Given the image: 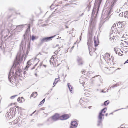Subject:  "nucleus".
Listing matches in <instances>:
<instances>
[{
    "instance_id": "f257e3e1",
    "label": "nucleus",
    "mask_w": 128,
    "mask_h": 128,
    "mask_svg": "<svg viewBox=\"0 0 128 128\" xmlns=\"http://www.w3.org/2000/svg\"><path fill=\"white\" fill-rule=\"evenodd\" d=\"M54 52L53 55L50 60V62L51 64H53L54 66H58L59 64L58 63V61L56 59L57 56H59L62 54V50L61 48L57 46L54 48Z\"/></svg>"
},
{
    "instance_id": "f03ea898",
    "label": "nucleus",
    "mask_w": 128,
    "mask_h": 128,
    "mask_svg": "<svg viewBox=\"0 0 128 128\" xmlns=\"http://www.w3.org/2000/svg\"><path fill=\"white\" fill-rule=\"evenodd\" d=\"M92 41L91 38H89V39L88 40V42H87V44L88 46V48L89 51L90 52H90L92 51Z\"/></svg>"
},
{
    "instance_id": "7ed1b4c3",
    "label": "nucleus",
    "mask_w": 128,
    "mask_h": 128,
    "mask_svg": "<svg viewBox=\"0 0 128 128\" xmlns=\"http://www.w3.org/2000/svg\"><path fill=\"white\" fill-rule=\"evenodd\" d=\"M103 112H100L98 116V122L97 125L98 126H101L102 125V117L104 116V114H102Z\"/></svg>"
},
{
    "instance_id": "20e7f679",
    "label": "nucleus",
    "mask_w": 128,
    "mask_h": 128,
    "mask_svg": "<svg viewBox=\"0 0 128 128\" xmlns=\"http://www.w3.org/2000/svg\"><path fill=\"white\" fill-rule=\"evenodd\" d=\"M34 61L33 60H30L28 61L27 64V65L26 67L24 70H26V71L28 70V68L34 63Z\"/></svg>"
},
{
    "instance_id": "39448f33",
    "label": "nucleus",
    "mask_w": 128,
    "mask_h": 128,
    "mask_svg": "<svg viewBox=\"0 0 128 128\" xmlns=\"http://www.w3.org/2000/svg\"><path fill=\"white\" fill-rule=\"evenodd\" d=\"M71 116L70 114H64L60 116V120H64L70 118Z\"/></svg>"
},
{
    "instance_id": "423d86ee",
    "label": "nucleus",
    "mask_w": 128,
    "mask_h": 128,
    "mask_svg": "<svg viewBox=\"0 0 128 128\" xmlns=\"http://www.w3.org/2000/svg\"><path fill=\"white\" fill-rule=\"evenodd\" d=\"M54 36H52L49 37L45 38L42 39L41 40L42 43L44 42H47L51 40H52V38Z\"/></svg>"
},
{
    "instance_id": "0eeeda50",
    "label": "nucleus",
    "mask_w": 128,
    "mask_h": 128,
    "mask_svg": "<svg viewBox=\"0 0 128 128\" xmlns=\"http://www.w3.org/2000/svg\"><path fill=\"white\" fill-rule=\"evenodd\" d=\"M52 118L53 120L56 121L58 120H60V116L59 114H56L52 117Z\"/></svg>"
},
{
    "instance_id": "6e6552de",
    "label": "nucleus",
    "mask_w": 128,
    "mask_h": 128,
    "mask_svg": "<svg viewBox=\"0 0 128 128\" xmlns=\"http://www.w3.org/2000/svg\"><path fill=\"white\" fill-rule=\"evenodd\" d=\"M94 46L95 47H96L98 46L99 43V40L97 38L94 37Z\"/></svg>"
},
{
    "instance_id": "1a4fd4ad",
    "label": "nucleus",
    "mask_w": 128,
    "mask_h": 128,
    "mask_svg": "<svg viewBox=\"0 0 128 128\" xmlns=\"http://www.w3.org/2000/svg\"><path fill=\"white\" fill-rule=\"evenodd\" d=\"M78 124L75 121H72L71 123V127L72 128H76Z\"/></svg>"
},
{
    "instance_id": "9d476101",
    "label": "nucleus",
    "mask_w": 128,
    "mask_h": 128,
    "mask_svg": "<svg viewBox=\"0 0 128 128\" xmlns=\"http://www.w3.org/2000/svg\"><path fill=\"white\" fill-rule=\"evenodd\" d=\"M24 101V100L22 97H19L17 99V101L20 103H22Z\"/></svg>"
},
{
    "instance_id": "9b49d317",
    "label": "nucleus",
    "mask_w": 128,
    "mask_h": 128,
    "mask_svg": "<svg viewBox=\"0 0 128 128\" xmlns=\"http://www.w3.org/2000/svg\"><path fill=\"white\" fill-rule=\"evenodd\" d=\"M37 95L38 94L37 92H33L32 94L30 96V98H34L37 96Z\"/></svg>"
},
{
    "instance_id": "f8f14e48",
    "label": "nucleus",
    "mask_w": 128,
    "mask_h": 128,
    "mask_svg": "<svg viewBox=\"0 0 128 128\" xmlns=\"http://www.w3.org/2000/svg\"><path fill=\"white\" fill-rule=\"evenodd\" d=\"M124 24L123 23H122V24H119V26L118 27V28H120V30L121 29V28H122L123 30L124 28Z\"/></svg>"
},
{
    "instance_id": "ddd939ff",
    "label": "nucleus",
    "mask_w": 128,
    "mask_h": 128,
    "mask_svg": "<svg viewBox=\"0 0 128 128\" xmlns=\"http://www.w3.org/2000/svg\"><path fill=\"white\" fill-rule=\"evenodd\" d=\"M117 26L118 27L119 26V24L118 23H116L115 24H114L112 26L111 28V29H112V31H114L113 28L114 29V28H116V26Z\"/></svg>"
},
{
    "instance_id": "4468645a",
    "label": "nucleus",
    "mask_w": 128,
    "mask_h": 128,
    "mask_svg": "<svg viewBox=\"0 0 128 128\" xmlns=\"http://www.w3.org/2000/svg\"><path fill=\"white\" fill-rule=\"evenodd\" d=\"M21 70L20 69H18L16 71V73L17 75L20 76L21 74Z\"/></svg>"
},
{
    "instance_id": "2eb2a0df",
    "label": "nucleus",
    "mask_w": 128,
    "mask_h": 128,
    "mask_svg": "<svg viewBox=\"0 0 128 128\" xmlns=\"http://www.w3.org/2000/svg\"><path fill=\"white\" fill-rule=\"evenodd\" d=\"M68 86L70 92H73V91H72V88L71 86L70 85V84L69 83H68Z\"/></svg>"
},
{
    "instance_id": "dca6fc26",
    "label": "nucleus",
    "mask_w": 128,
    "mask_h": 128,
    "mask_svg": "<svg viewBox=\"0 0 128 128\" xmlns=\"http://www.w3.org/2000/svg\"><path fill=\"white\" fill-rule=\"evenodd\" d=\"M102 0H98V2L96 3V4L98 5V9H99V8L100 6V4L102 2Z\"/></svg>"
},
{
    "instance_id": "f3484780",
    "label": "nucleus",
    "mask_w": 128,
    "mask_h": 128,
    "mask_svg": "<svg viewBox=\"0 0 128 128\" xmlns=\"http://www.w3.org/2000/svg\"><path fill=\"white\" fill-rule=\"evenodd\" d=\"M103 24V23L102 22H100V24L99 26V28H99V30L100 31H101V30H102V28H101V27H102V25Z\"/></svg>"
},
{
    "instance_id": "a211bd4d",
    "label": "nucleus",
    "mask_w": 128,
    "mask_h": 128,
    "mask_svg": "<svg viewBox=\"0 0 128 128\" xmlns=\"http://www.w3.org/2000/svg\"><path fill=\"white\" fill-rule=\"evenodd\" d=\"M10 112H16V108H14L13 107H12V108H11L10 109Z\"/></svg>"
},
{
    "instance_id": "6ab92c4d",
    "label": "nucleus",
    "mask_w": 128,
    "mask_h": 128,
    "mask_svg": "<svg viewBox=\"0 0 128 128\" xmlns=\"http://www.w3.org/2000/svg\"><path fill=\"white\" fill-rule=\"evenodd\" d=\"M38 38V37H36L35 36L32 35V40H34Z\"/></svg>"
},
{
    "instance_id": "aec40b11",
    "label": "nucleus",
    "mask_w": 128,
    "mask_h": 128,
    "mask_svg": "<svg viewBox=\"0 0 128 128\" xmlns=\"http://www.w3.org/2000/svg\"><path fill=\"white\" fill-rule=\"evenodd\" d=\"M109 101L108 100L105 101L104 103V105L105 106L107 105L109 103Z\"/></svg>"
},
{
    "instance_id": "412c9836",
    "label": "nucleus",
    "mask_w": 128,
    "mask_h": 128,
    "mask_svg": "<svg viewBox=\"0 0 128 128\" xmlns=\"http://www.w3.org/2000/svg\"><path fill=\"white\" fill-rule=\"evenodd\" d=\"M119 83H117L116 84H114L113 85L111 86V88H114V87H117L119 86Z\"/></svg>"
},
{
    "instance_id": "4be33fe9",
    "label": "nucleus",
    "mask_w": 128,
    "mask_h": 128,
    "mask_svg": "<svg viewBox=\"0 0 128 128\" xmlns=\"http://www.w3.org/2000/svg\"><path fill=\"white\" fill-rule=\"evenodd\" d=\"M107 109L106 108H104L102 109L100 112H106V111Z\"/></svg>"
},
{
    "instance_id": "5701e85b",
    "label": "nucleus",
    "mask_w": 128,
    "mask_h": 128,
    "mask_svg": "<svg viewBox=\"0 0 128 128\" xmlns=\"http://www.w3.org/2000/svg\"><path fill=\"white\" fill-rule=\"evenodd\" d=\"M104 55L107 57V58H108V56H109V57L110 56V54L109 53H106Z\"/></svg>"
},
{
    "instance_id": "b1692460",
    "label": "nucleus",
    "mask_w": 128,
    "mask_h": 128,
    "mask_svg": "<svg viewBox=\"0 0 128 128\" xmlns=\"http://www.w3.org/2000/svg\"><path fill=\"white\" fill-rule=\"evenodd\" d=\"M86 71L85 70L82 71V72H81L82 73V76L83 75L85 74V73H86Z\"/></svg>"
},
{
    "instance_id": "393cba45",
    "label": "nucleus",
    "mask_w": 128,
    "mask_h": 128,
    "mask_svg": "<svg viewBox=\"0 0 128 128\" xmlns=\"http://www.w3.org/2000/svg\"><path fill=\"white\" fill-rule=\"evenodd\" d=\"M45 101V99H44L42 101H41L40 102V104H43L44 102Z\"/></svg>"
},
{
    "instance_id": "a878e982",
    "label": "nucleus",
    "mask_w": 128,
    "mask_h": 128,
    "mask_svg": "<svg viewBox=\"0 0 128 128\" xmlns=\"http://www.w3.org/2000/svg\"><path fill=\"white\" fill-rule=\"evenodd\" d=\"M123 109H124L123 108H122L116 110H115L114 112L116 111H120V110H121Z\"/></svg>"
},
{
    "instance_id": "bb28decb",
    "label": "nucleus",
    "mask_w": 128,
    "mask_h": 128,
    "mask_svg": "<svg viewBox=\"0 0 128 128\" xmlns=\"http://www.w3.org/2000/svg\"><path fill=\"white\" fill-rule=\"evenodd\" d=\"M82 83H80V86L82 85L83 87H84L85 82H82Z\"/></svg>"
},
{
    "instance_id": "cd10ccee",
    "label": "nucleus",
    "mask_w": 128,
    "mask_h": 128,
    "mask_svg": "<svg viewBox=\"0 0 128 128\" xmlns=\"http://www.w3.org/2000/svg\"><path fill=\"white\" fill-rule=\"evenodd\" d=\"M103 58L105 60V61H106V59L108 58L106 56L104 55V56H103Z\"/></svg>"
},
{
    "instance_id": "c85d7f7f",
    "label": "nucleus",
    "mask_w": 128,
    "mask_h": 128,
    "mask_svg": "<svg viewBox=\"0 0 128 128\" xmlns=\"http://www.w3.org/2000/svg\"><path fill=\"white\" fill-rule=\"evenodd\" d=\"M37 64H38V63H37L36 64H35L34 65V66L31 69L33 70V69H34L35 68V66L37 65Z\"/></svg>"
},
{
    "instance_id": "c756f323",
    "label": "nucleus",
    "mask_w": 128,
    "mask_h": 128,
    "mask_svg": "<svg viewBox=\"0 0 128 128\" xmlns=\"http://www.w3.org/2000/svg\"><path fill=\"white\" fill-rule=\"evenodd\" d=\"M111 30V31H110V34H112V33H113L112 32H114V33H115V32H114V31H112V29L111 30Z\"/></svg>"
},
{
    "instance_id": "7c9ffc66",
    "label": "nucleus",
    "mask_w": 128,
    "mask_h": 128,
    "mask_svg": "<svg viewBox=\"0 0 128 128\" xmlns=\"http://www.w3.org/2000/svg\"><path fill=\"white\" fill-rule=\"evenodd\" d=\"M84 61H82V60H81L80 58V64L82 65L84 63Z\"/></svg>"
},
{
    "instance_id": "2f4dec72",
    "label": "nucleus",
    "mask_w": 128,
    "mask_h": 128,
    "mask_svg": "<svg viewBox=\"0 0 128 128\" xmlns=\"http://www.w3.org/2000/svg\"><path fill=\"white\" fill-rule=\"evenodd\" d=\"M17 96V95H16L14 96H12L10 97V98L11 99H12L14 98L15 97Z\"/></svg>"
},
{
    "instance_id": "473e14b6",
    "label": "nucleus",
    "mask_w": 128,
    "mask_h": 128,
    "mask_svg": "<svg viewBox=\"0 0 128 128\" xmlns=\"http://www.w3.org/2000/svg\"><path fill=\"white\" fill-rule=\"evenodd\" d=\"M123 13H124L123 12H122V13H120V14L119 15V16H122Z\"/></svg>"
},
{
    "instance_id": "72a5a7b5",
    "label": "nucleus",
    "mask_w": 128,
    "mask_h": 128,
    "mask_svg": "<svg viewBox=\"0 0 128 128\" xmlns=\"http://www.w3.org/2000/svg\"><path fill=\"white\" fill-rule=\"evenodd\" d=\"M125 13H124V14H125L126 15H127L128 14V11L127 10L125 12Z\"/></svg>"
},
{
    "instance_id": "f704fd0d",
    "label": "nucleus",
    "mask_w": 128,
    "mask_h": 128,
    "mask_svg": "<svg viewBox=\"0 0 128 128\" xmlns=\"http://www.w3.org/2000/svg\"><path fill=\"white\" fill-rule=\"evenodd\" d=\"M55 80H56V82H58L59 80V79L58 78H56Z\"/></svg>"
},
{
    "instance_id": "c9c22d12",
    "label": "nucleus",
    "mask_w": 128,
    "mask_h": 128,
    "mask_svg": "<svg viewBox=\"0 0 128 128\" xmlns=\"http://www.w3.org/2000/svg\"><path fill=\"white\" fill-rule=\"evenodd\" d=\"M115 28L114 29L113 28V30H115V32L117 31L118 30L116 28Z\"/></svg>"
},
{
    "instance_id": "e433bc0d",
    "label": "nucleus",
    "mask_w": 128,
    "mask_h": 128,
    "mask_svg": "<svg viewBox=\"0 0 128 128\" xmlns=\"http://www.w3.org/2000/svg\"><path fill=\"white\" fill-rule=\"evenodd\" d=\"M124 22H118V24H122V23Z\"/></svg>"
},
{
    "instance_id": "4c0bfd02",
    "label": "nucleus",
    "mask_w": 128,
    "mask_h": 128,
    "mask_svg": "<svg viewBox=\"0 0 128 128\" xmlns=\"http://www.w3.org/2000/svg\"><path fill=\"white\" fill-rule=\"evenodd\" d=\"M124 18H128V17L126 16V15H125V14H124Z\"/></svg>"
},
{
    "instance_id": "58836bf2",
    "label": "nucleus",
    "mask_w": 128,
    "mask_h": 128,
    "mask_svg": "<svg viewBox=\"0 0 128 128\" xmlns=\"http://www.w3.org/2000/svg\"><path fill=\"white\" fill-rule=\"evenodd\" d=\"M26 71H24V75H25V74H26Z\"/></svg>"
},
{
    "instance_id": "ea45409f",
    "label": "nucleus",
    "mask_w": 128,
    "mask_h": 128,
    "mask_svg": "<svg viewBox=\"0 0 128 128\" xmlns=\"http://www.w3.org/2000/svg\"><path fill=\"white\" fill-rule=\"evenodd\" d=\"M126 63H128V59L125 62L124 64H125Z\"/></svg>"
},
{
    "instance_id": "a19ab883",
    "label": "nucleus",
    "mask_w": 128,
    "mask_h": 128,
    "mask_svg": "<svg viewBox=\"0 0 128 128\" xmlns=\"http://www.w3.org/2000/svg\"><path fill=\"white\" fill-rule=\"evenodd\" d=\"M126 50H128V47L127 46H126Z\"/></svg>"
},
{
    "instance_id": "79ce46f5",
    "label": "nucleus",
    "mask_w": 128,
    "mask_h": 128,
    "mask_svg": "<svg viewBox=\"0 0 128 128\" xmlns=\"http://www.w3.org/2000/svg\"><path fill=\"white\" fill-rule=\"evenodd\" d=\"M28 29H29V30H30V26H28V28L27 30H28Z\"/></svg>"
},
{
    "instance_id": "37998d69",
    "label": "nucleus",
    "mask_w": 128,
    "mask_h": 128,
    "mask_svg": "<svg viewBox=\"0 0 128 128\" xmlns=\"http://www.w3.org/2000/svg\"><path fill=\"white\" fill-rule=\"evenodd\" d=\"M56 82H54L53 84L54 85V86H55L56 85Z\"/></svg>"
},
{
    "instance_id": "c03bdc74",
    "label": "nucleus",
    "mask_w": 128,
    "mask_h": 128,
    "mask_svg": "<svg viewBox=\"0 0 128 128\" xmlns=\"http://www.w3.org/2000/svg\"><path fill=\"white\" fill-rule=\"evenodd\" d=\"M118 54H120V56H122V55H123V54H120V53H118Z\"/></svg>"
},
{
    "instance_id": "a18cd8bd",
    "label": "nucleus",
    "mask_w": 128,
    "mask_h": 128,
    "mask_svg": "<svg viewBox=\"0 0 128 128\" xmlns=\"http://www.w3.org/2000/svg\"><path fill=\"white\" fill-rule=\"evenodd\" d=\"M118 54H120V56H122V55H123V54H120V53H118Z\"/></svg>"
},
{
    "instance_id": "49530a36",
    "label": "nucleus",
    "mask_w": 128,
    "mask_h": 128,
    "mask_svg": "<svg viewBox=\"0 0 128 128\" xmlns=\"http://www.w3.org/2000/svg\"><path fill=\"white\" fill-rule=\"evenodd\" d=\"M74 47V46H73L72 47V48H71V50H72L73 49Z\"/></svg>"
},
{
    "instance_id": "de8ad7c7",
    "label": "nucleus",
    "mask_w": 128,
    "mask_h": 128,
    "mask_svg": "<svg viewBox=\"0 0 128 128\" xmlns=\"http://www.w3.org/2000/svg\"><path fill=\"white\" fill-rule=\"evenodd\" d=\"M84 14V13L83 12L82 13V14L81 15H80V16H82L83 14Z\"/></svg>"
},
{
    "instance_id": "09e8293b",
    "label": "nucleus",
    "mask_w": 128,
    "mask_h": 128,
    "mask_svg": "<svg viewBox=\"0 0 128 128\" xmlns=\"http://www.w3.org/2000/svg\"><path fill=\"white\" fill-rule=\"evenodd\" d=\"M40 109L41 110H44V108H40Z\"/></svg>"
},
{
    "instance_id": "8fccbe9b",
    "label": "nucleus",
    "mask_w": 128,
    "mask_h": 128,
    "mask_svg": "<svg viewBox=\"0 0 128 128\" xmlns=\"http://www.w3.org/2000/svg\"><path fill=\"white\" fill-rule=\"evenodd\" d=\"M112 114H113V113L112 112H111V113H110V114L109 115Z\"/></svg>"
},
{
    "instance_id": "3c124183",
    "label": "nucleus",
    "mask_w": 128,
    "mask_h": 128,
    "mask_svg": "<svg viewBox=\"0 0 128 128\" xmlns=\"http://www.w3.org/2000/svg\"><path fill=\"white\" fill-rule=\"evenodd\" d=\"M54 82H56V83H57V82H56V80H54Z\"/></svg>"
},
{
    "instance_id": "603ef678",
    "label": "nucleus",
    "mask_w": 128,
    "mask_h": 128,
    "mask_svg": "<svg viewBox=\"0 0 128 128\" xmlns=\"http://www.w3.org/2000/svg\"><path fill=\"white\" fill-rule=\"evenodd\" d=\"M43 66L45 67H46V65H43Z\"/></svg>"
},
{
    "instance_id": "864d4df0",
    "label": "nucleus",
    "mask_w": 128,
    "mask_h": 128,
    "mask_svg": "<svg viewBox=\"0 0 128 128\" xmlns=\"http://www.w3.org/2000/svg\"><path fill=\"white\" fill-rule=\"evenodd\" d=\"M92 107V106H89V107H88V108H90Z\"/></svg>"
},
{
    "instance_id": "5fc2aeb1",
    "label": "nucleus",
    "mask_w": 128,
    "mask_h": 128,
    "mask_svg": "<svg viewBox=\"0 0 128 128\" xmlns=\"http://www.w3.org/2000/svg\"><path fill=\"white\" fill-rule=\"evenodd\" d=\"M17 104V103L16 102H15V103H14V104Z\"/></svg>"
},
{
    "instance_id": "6e6d98bb",
    "label": "nucleus",
    "mask_w": 128,
    "mask_h": 128,
    "mask_svg": "<svg viewBox=\"0 0 128 128\" xmlns=\"http://www.w3.org/2000/svg\"><path fill=\"white\" fill-rule=\"evenodd\" d=\"M101 92H104V91H103V90H102Z\"/></svg>"
},
{
    "instance_id": "4d7b16f0",
    "label": "nucleus",
    "mask_w": 128,
    "mask_h": 128,
    "mask_svg": "<svg viewBox=\"0 0 128 128\" xmlns=\"http://www.w3.org/2000/svg\"><path fill=\"white\" fill-rule=\"evenodd\" d=\"M108 114V113L106 114V116H107Z\"/></svg>"
},
{
    "instance_id": "13d9d810",
    "label": "nucleus",
    "mask_w": 128,
    "mask_h": 128,
    "mask_svg": "<svg viewBox=\"0 0 128 128\" xmlns=\"http://www.w3.org/2000/svg\"><path fill=\"white\" fill-rule=\"evenodd\" d=\"M97 76H95L94 77H93V78H94V77H97Z\"/></svg>"
},
{
    "instance_id": "bf43d9fd",
    "label": "nucleus",
    "mask_w": 128,
    "mask_h": 128,
    "mask_svg": "<svg viewBox=\"0 0 128 128\" xmlns=\"http://www.w3.org/2000/svg\"><path fill=\"white\" fill-rule=\"evenodd\" d=\"M118 34H120V32H118Z\"/></svg>"
},
{
    "instance_id": "052dcab7",
    "label": "nucleus",
    "mask_w": 128,
    "mask_h": 128,
    "mask_svg": "<svg viewBox=\"0 0 128 128\" xmlns=\"http://www.w3.org/2000/svg\"><path fill=\"white\" fill-rule=\"evenodd\" d=\"M120 69V68H118V69Z\"/></svg>"
},
{
    "instance_id": "680f3d73",
    "label": "nucleus",
    "mask_w": 128,
    "mask_h": 128,
    "mask_svg": "<svg viewBox=\"0 0 128 128\" xmlns=\"http://www.w3.org/2000/svg\"><path fill=\"white\" fill-rule=\"evenodd\" d=\"M90 25H91H91H92V22L90 23Z\"/></svg>"
},
{
    "instance_id": "e2e57ef3",
    "label": "nucleus",
    "mask_w": 128,
    "mask_h": 128,
    "mask_svg": "<svg viewBox=\"0 0 128 128\" xmlns=\"http://www.w3.org/2000/svg\"><path fill=\"white\" fill-rule=\"evenodd\" d=\"M94 8H93V10H92L93 11V10H94Z\"/></svg>"
},
{
    "instance_id": "0e129e2a",
    "label": "nucleus",
    "mask_w": 128,
    "mask_h": 128,
    "mask_svg": "<svg viewBox=\"0 0 128 128\" xmlns=\"http://www.w3.org/2000/svg\"><path fill=\"white\" fill-rule=\"evenodd\" d=\"M80 101H81V100H82V98H80Z\"/></svg>"
},
{
    "instance_id": "69168bd1",
    "label": "nucleus",
    "mask_w": 128,
    "mask_h": 128,
    "mask_svg": "<svg viewBox=\"0 0 128 128\" xmlns=\"http://www.w3.org/2000/svg\"><path fill=\"white\" fill-rule=\"evenodd\" d=\"M116 52V54H117V52Z\"/></svg>"
},
{
    "instance_id": "338daca9",
    "label": "nucleus",
    "mask_w": 128,
    "mask_h": 128,
    "mask_svg": "<svg viewBox=\"0 0 128 128\" xmlns=\"http://www.w3.org/2000/svg\"><path fill=\"white\" fill-rule=\"evenodd\" d=\"M127 52V51H125V52Z\"/></svg>"
},
{
    "instance_id": "774afa93",
    "label": "nucleus",
    "mask_w": 128,
    "mask_h": 128,
    "mask_svg": "<svg viewBox=\"0 0 128 128\" xmlns=\"http://www.w3.org/2000/svg\"><path fill=\"white\" fill-rule=\"evenodd\" d=\"M127 44L128 45V43Z\"/></svg>"
}]
</instances>
